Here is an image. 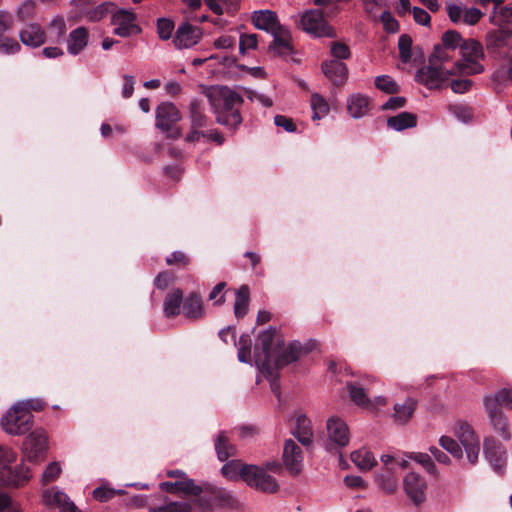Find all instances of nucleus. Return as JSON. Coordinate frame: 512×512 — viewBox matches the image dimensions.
I'll return each mask as SVG.
<instances>
[{
    "mask_svg": "<svg viewBox=\"0 0 512 512\" xmlns=\"http://www.w3.org/2000/svg\"><path fill=\"white\" fill-rule=\"evenodd\" d=\"M302 352L303 347L297 341H293L285 347L277 329L270 326L258 337V342L255 345V363L272 376V363L276 368H282L296 361Z\"/></svg>",
    "mask_w": 512,
    "mask_h": 512,
    "instance_id": "obj_1",
    "label": "nucleus"
},
{
    "mask_svg": "<svg viewBox=\"0 0 512 512\" xmlns=\"http://www.w3.org/2000/svg\"><path fill=\"white\" fill-rule=\"evenodd\" d=\"M455 435L461 445L449 436H441L439 439L441 448L454 458L462 459L463 447L469 463L472 465L476 464L480 453V441L474 429L468 423L461 422L459 423L458 429L455 431Z\"/></svg>",
    "mask_w": 512,
    "mask_h": 512,
    "instance_id": "obj_2",
    "label": "nucleus"
},
{
    "mask_svg": "<svg viewBox=\"0 0 512 512\" xmlns=\"http://www.w3.org/2000/svg\"><path fill=\"white\" fill-rule=\"evenodd\" d=\"M209 103L215 112H229L227 115H218L216 120L219 124L229 126L231 128L238 127L242 122L239 111H233L237 104L242 103V97L227 86L213 87L207 94Z\"/></svg>",
    "mask_w": 512,
    "mask_h": 512,
    "instance_id": "obj_3",
    "label": "nucleus"
},
{
    "mask_svg": "<svg viewBox=\"0 0 512 512\" xmlns=\"http://www.w3.org/2000/svg\"><path fill=\"white\" fill-rule=\"evenodd\" d=\"M461 61L454 63L458 74L475 75L484 72V66L480 63L485 58L482 44L472 38L466 39L460 49Z\"/></svg>",
    "mask_w": 512,
    "mask_h": 512,
    "instance_id": "obj_4",
    "label": "nucleus"
},
{
    "mask_svg": "<svg viewBox=\"0 0 512 512\" xmlns=\"http://www.w3.org/2000/svg\"><path fill=\"white\" fill-rule=\"evenodd\" d=\"M242 480L249 487L266 494H274L280 489L278 481L264 467L257 465H245L242 469Z\"/></svg>",
    "mask_w": 512,
    "mask_h": 512,
    "instance_id": "obj_5",
    "label": "nucleus"
},
{
    "mask_svg": "<svg viewBox=\"0 0 512 512\" xmlns=\"http://www.w3.org/2000/svg\"><path fill=\"white\" fill-rule=\"evenodd\" d=\"M32 414L17 402L1 419L3 430L10 435H21L32 427Z\"/></svg>",
    "mask_w": 512,
    "mask_h": 512,
    "instance_id": "obj_6",
    "label": "nucleus"
},
{
    "mask_svg": "<svg viewBox=\"0 0 512 512\" xmlns=\"http://www.w3.org/2000/svg\"><path fill=\"white\" fill-rule=\"evenodd\" d=\"M156 127L167 134L168 138L178 139L181 130L176 123L181 119L178 108L171 102H162L155 110Z\"/></svg>",
    "mask_w": 512,
    "mask_h": 512,
    "instance_id": "obj_7",
    "label": "nucleus"
},
{
    "mask_svg": "<svg viewBox=\"0 0 512 512\" xmlns=\"http://www.w3.org/2000/svg\"><path fill=\"white\" fill-rule=\"evenodd\" d=\"M456 74H458V72L454 66L448 69L445 66L429 61L428 65L418 69L416 80L425 85L428 89H438L449 76Z\"/></svg>",
    "mask_w": 512,
    "mask_h": 512,
    "instance_id": "obj_8",
    "label": "nucleus"
},
{
    "mask_svg": "<svg viewBox=\"0 0 512 512\" xmlns=\"http://www.w3.org/2000/svg\"><path fill=\"white\" fill-rule=\"evenodd\" d=\"M298 27L314 37H334L335 33L324 19L323 13L317 9L304 12L298 22Z\"/></svg>",
    "mask_w": 512,
    "mask_h": 512,
    "instance_id": "obj_9",
    "label": "nucleus"
},
{
    "mask_svg": "<svg viewBox=\"0 0 512 512\" xmlns=\"http://www.w3.org/2000/svg\"><path fill=\"white\" fill-rule=\"evenodd\" d=\"M135 21L136 15L133 11L127 9L116 10L111 17V23L115 26L113 33L123 38L139 34L141 28Z\"/></svg>",
    "mask_w": 512,
    "mask_h": 512,
    "instance_id": "obj_10",
    "label": "nucleus"
},
{
    "mask_svg": "<svg viewBox=\"0 0 512 512\" xmlns=\"http://www.w3.org/2000/svg\"><path fill=\"white\" fill-rule=\"evenodd\" d=\"M303 459L302 448L292 439L285 440L282 462L291 475H298L302 471Z\"/></svg>",
    "mask_w": 512,
    "mask_h": 512,
    "instance_id": "obj_11",
    "label": "nucleus"
},
{
    "mask_svg": "<svg viewBox=\"0 0 512 512\" xmlns=\"http://www.w3.org/2000/svg\"><path fill=\"white\" fill-rule=\"evenodd\" d=\"M201 37L202 32L199 27L184 22L177 27L172 43L178 50L189 49L195 46Z\"/></svg>",
    "mask_w": 512,
    "mask_h": 512,
    "instance_id": "obj_12",
    "label": "nucleus"
},
{
    "mask_svg": "<svg viewBox=\"0 0 512 512\" xmlns=\"http://www.w3.org/2000/svg\"><path fill=\"white\" fill-rule=\"evenodd\" d=\"M403 489L415 505L425 501L427 482L420 474L409 472L403 479Z\"/></svg>",
    "mask_w": 512,
    "mask_h": 512,
    "instance_id": "obj_13",
    "label": "nucleus"
},
{
    "mask_svg": "<svg viewBox=\"0 0 512 512\" xmlns=\"http://www.w3.org/2000/svg\"><path fill=\"white\" fill-rule=\"evenodd\" d=\"M32 477L29 467L23 463L11 466L8 464L0 469V482L9 487H20L25 485Z\"/></svg>",
    "mask_w": 512,
    "mask_h": 512,
    "instance_id": "obj_14",
    "label": "nucleus"
},
{
    "mask_svg": "<svg viewBox=\"0 0 512 512\" xmlns=\"http://www.w3.org/2000/svg\"><path fill=\"white\" fill-rule=\"evenodd\" d=\"M486 48L494 55H506L512 50V30H493L486 35Z\"/></svg>",
    "mask_w": 512,
    "mask_h": 512,
    "instance_id": "obj_15",
    "label": "nucleus"
},
{
    "mask_svg": "<svg viewBox=\"0 0 512 512\" xmlns=\"http://www.w3.org/2000/svg\"><path fill=\"white\" fill-rule=\"evenodd\" d=\"M47 448V437L43 431L31 432L23 442V453L30 462H36Z\"/></svg>",
    "mask_w": 512,
    "mask_h": 512,
    "instance_id": "obj_16",
    "label": "nucleus"
},
{
    "mask_svg": "<svg viewBox=\"0 0 512 512\" xmlns=\"http://www.w3.org/2000/svg\"><path fill=\"white\" fill-rule=\"evenodd\" d=\"M485 458L492 464L497 472H501L506 464L507 451L494 437H486L483 442Z\"/></svg>",
    "mask_w": 512,
    "mask_h": 512,
    "instance_id": "obj_17",
    "label": "nucleus"
},
{
    "mask_svg": "<svg viewBox=\"0 0 512 512\" xmlns=\"http://www.w3.org/2000/svg\"><path fill=\"white\" fill-rule=\"evenodd\" d=\"M485 407L489 423L494 432L497 433L504 441L511 440V432L506 415L501 409L494 406V402L490 400Z\"/></svg>",
    "mask_w": 512,
    "mask_h": 512,
    "instance_id": "obj_18",
    "label": "nucleus"
},
{
    "mask_svg": "<svg viewBox=\"0 0 512 512\" xmlns=\"http://www.w3.org/2000/svg\"><path fill=\"white\" fill-rule=\"evenodd\" d=\"M330 444L337 447H345L350 440V433L347 424L338 417H331L326 424Z\"/></svg>",
    "mask_w": 512,
    "mask_h": 512,
    "instance_id": "obj_19",
    "label": "nucleus"
},
{
    "mask_svg": "<svg viewBox=\"0 0 512 512\" xmlns=\"http://www.w3.org/2000/svg\"><path fill=\"white\" fill-rule=\"evenodd\" d=\"M19 39L23 45L31 48H38L47 42L45 29L36 22L28 23L21 28Z\"/></svg>",
    "mask_w": 512,
    "mask_h": 512,
    "instance_id": "obj_20",
    "label": "nucleus"
},
{
    "mask_svg": "<svg viewBox=\"0 0 512 512\" xmlns=\"http://www.w3.org/2000/svg\"><path fill=\"white\" fill-rule=\"evenodd\" d=\"M89 32L83 27L73 29L66 38L67 52L71 56H77L88 46Z\"/></svg>",
    "mask_w": 512,
    "mask_h": 512,
    "instance_id": "obj_21",
    "label": "nucleus"
},
{
    "mask_svg": "<svg viewBox=\"0 0 512 512\" xmlns=\"http://www.w3.org/2000/svg\"><path fill=\"white\" fill-rule=\"evenodd\" d=\"M322 72L334 85H343L348 78V68L338 60H326L322 63Z\"/></svg>",
    "mask_w": 512,
    "mask_h": 512,
    "instance_id": "obj_22",
    "label": "nucleus"
},
{
    "mask_svg": "<svg viewBox=\"0 0 512 512\" xmlns=\"http://www.w3.org/2000/svg\"><path fill=\"white\" fill-rule=\"evenodd\" d=\"M272 36L273 41L269 45L271 52L279 56H287L293 52L291 45V35L286 28L282 26L279 27L272 33Z\"/></svg>",
    "mask_w": 512,
    "mask_h": 512,
    "instance_id": "obj_23",
    "label": "nucleus"
},
{
    "mask_svg": "<svg viewBox=\"0 0 512 512\" xmlns=\"http://www.w3.org/2000/svg\"><path fill=\"white\" fill-rule=\"evenodd\" d=\"M293 436L301 443L308 447L313 442V430L311 421L304 414H299L295 418V427L292 429Z\"/></svg>",
    "mask_w": 512,
    "mask_h": 512,
    "instance_id": "obj_24",
    "label": "nucleus"
},
{
    "mask_svg": "<svg viewBox=\"0 0 512 512\" xmlns=\"http://www.w3.org/2000/svg\"><path fill=\"white\" fill-rule=\"evenodd\" d=\"M252 22L257 29L264 30L271 34L281 27L277 15L270 10L255 11L252 15Z\"/></svg>",
    "mask_w": 512,
    "mask_h": 512,
    "instance_id": "obj_25",
    "label": "nucleus"
},
{
    "mask_svg": "<svg viewBox=\"0 0 512 512\" xmlns=\"http://www.w3.org/2000/svg\"><path fill=\"white\" fill-rule=\"evenodd\" d=\"M45 502L49 505H56L61 512H81L69 497L59 490H47L44 493Z\"/></svg>",
    "mask_w": 512,
    "mask_h": 512,
    "instance_id": "obj_26",
    "label": "nucleus"
},
{
    "mask_svg": "<svg viewBox=\"0 0 512 512\" xmlns=\"http://www.w3.org/2000/svg\"><path fill=\"white\" fill-rule=\"evenodd\" d=\"M159 487L162 491L167 493L183 492L185 494L197 496L202 492V488L196 485L191 479H184L175 482H161Z\"/></svg>",
    "mask_w": 512,
    "mask_h": 512,
    "instance_id": "obj_27",
    "label": "nucleus"
},
{
    "mask_svg": "<svg viewBox=\"0 0 512 512\" xmlns=\"http://www.w3.org/2000/svg\"><path fill=\"white\" fill-rule=\"evenodd\" d=\"M45 31L47 41L52 43L62 42L67 32V26L64 17L60 15L54 16L46 25Z\"/></svg>",
    "mask_w": 512,
    "mask_h": 512,
    "instance_id": "obj_28",
    "label": "nucleus"
},
{
    "mask_svg": "<svg viewBox=\"0 0 512 512\" xmlns=\"http://www.w3.org/2000/svg\"><path fill=\"white\" fill-rule=\"evenodd\" d=\"M182 311L185 317L196 320L204 315L203 302L197 293H190L183 301Z\"/></svg>",
    "mask_w": 512,
    "mask_h": 512,
    "instance_id": "obj_29",
    "label": "nucleus"
},
{
    "mask_svg": "<svg viewBox=\"0 0 512 512\" xmlns=\"http://www.w3.org/2000/svg\"><path fill=\"white\" fill-rule=\"evenodd\" d=\"M347 111L354 119L364 117L369 111V100L360 93L353 94L347 99Z\"/></svg>",
    "mask_w": 512,
    "mask_h": 512,
    "instance_id": "obj_30",
    "label": "nucleus"
},
{
    "mask_svg": "<svg viewBox=\"0 0 512 512\" xmlns=\"http://www.w3.org/2000/svg\"><path fill=\"white\" fill-rule=\"evenodd\" d=\"M215 451L217 458L221 461H227L230 457L236 454V447L230 443L227 433L221 431L215 438Z\"/></svg>",
    "mask_w": 512,
    "mask_h": 512,
    "instance_id": "obj_31",
    "label": "nucleus"
},
{
    "mask_svg": "<svg viewBox=\"0 0 512 512\" xmlns=\"http://www.w3.org/2000/svg\"><path fill=\"white\" fill-rule=\"evenodd\" d=\"M417 125V116L410 112H401L387 119V126L395 131H403Z\"/></svg>",
    "mask_w": 512,
    "mask_h": 512,
    "instance_id": "obj_32",
    "label": "nucleus"
},
{
    "mask_svg": "<svg viewBox=\"0 0 512 512\" xmlns=\"http://www.w3.org/2000/svg\"><path fill=\"white\" fill-rule=\"evenodd\" d=\"M417 406V401L413 398H407L403 403L394 405L393 418L396 422L404 424L412 417Z\"/></svg>",
    "mask_w": 512,
    "mask_h": 512,
    "instance_id": "obj_33",
    "label": "nucleus"
},
{
    "mask_svg": "<svg viewBox=\"0 0 512 512\" xmlns=\"http://www.w3.org/2000/svg\"><path fill=\"white\" fill-rule=\"evenodd\" d=\"M189 119L191 128H204L208 125L209 118L204 113L201 103L193 99L189 104Z\"/></svg>",
    "mask_w": 512,
    "mask_h": 512,
    "instance_id": "obj_34",
    "label": "nucleus"
},
{
    "mask_svg": "<svg viewBox=\"0 0 512 512\" xmlns=\"http://www.w3.org/2000/svg\"><path fill=\"white\" fill-rule=\"evenodd\" d=\"M183 301V293L180 289H175L165 297L163 309L167 317H174L180 313V306Z\"/></svg>",
    "mask_w": 512,
    "mask_h": 512,
    "instance_id": "obj_35",
    "label": "nucleus"
},
{
    "mask_svg": "<svg viewBox=\"0 0 512 512\" xmlns=\"http://www.w3.org/2000/svg\"><path fill=\"white\" fill-rule=\"evenodd\" d=\"M351 460L361 470H369L377 463L373 453L365 448L352 452Z\"/></svg>",
    "mask_w": 512,
    "mask_h": 512,
    "instance_id": "obj_36",
    "label": "nucleus"
},
{
    "mask_svg": "<svg viewBox=\"0 0 512 512\" xmlns=\"http://www.w3.org/2000/svg\"><path fill=\"white\" fill-rule=\"evenodd\" d=\"M249 305V288L246 285L241 286L235 292L234 314L237 318L246 315Z\"/></svg>",
    "mask_w": 512,
    "mask_h": 512,
    "instance_id": "obj_37",
    "label": "nucleus"
},
{
    "mask_svg": "<svg viewBox=\"0 0 512 512\" xmlns=\"http://www.w3.org/2000/svg\"><path fill=\"white\" fill-rule=\"evenodd\" d=\"M490 400L494 402V406L498 409H512V390L503 388L496 392L494 395L486 396L484 398V406H487V403Z\"/></svg>",
    "mask_w": 512,
    "mask_h": 512,
    "instance_id": "obj_38",
    "label": "nucleus"
},
{
    "mask_svg": "<svg viewBox=\"0 0 512 512\" xmlns=\"http://www.w3.org/2000/svg\"><path fill=\"white\" fill-rule=\"evenodd\" d=\"M312 109V119L314 121L320 120L327 116L330 111V106L327 101L318 93H313L310 99Z\"/></svg>",
    "mask_w": 512,
    "mask_h": 512,
    "instance_id": "obj_39",
    "label": "nucleus"
},
{
    "mask_svg": "<svg viewBox=\"0 0 512 512\" xmlns=\"http://www.w3.org/2000/svg\"><path fill=\"white\" fill-rule=\"evenodd\" d=\"M150 512H192V504L186 500L165 502L151 507Z\"/></svg>",
    "mask_w": 512,
    "mask_h": 512,
    "instance_id": "obj_40",
    "label": "nucleus"
},
{
    "mask_svg": "<svg viewBox=\"0 0 512 512\" xmlns=\"http://www.w3.org/2000/svg\"><path fill=\"white\" fill-rule=\"evenodd\" d=\"M347 389L349 392V395L352 399V401L358 405L363 407H370L372 406L371 400L367 397L365 389L361 387L360 385L348 382L347 383Z\"/></svg>",
    "mask_w": 512,
    "mask_h": 512,
    "instance_id": "obj_41",
    "label": "nucleus"
},
{
    "mask_svg": "<svg viewBox=\"0 0 512 512\" xmlns=\"http://www.w3.org/2000/svg\"><path fill=\"white\" fill-rule=\"evenodd\" d=\"M246 464H243L239 460H231L227 461L221 468V473L223 476L229 480H237L240 478L242 480V469Z\"/></svg>",
    "mask_w": 512,
    "mask_h": 512,
    "instance_id": "obj_42",
    "label": "nucleus"
},
{
    "mask_svg": "<svg viewBox=\"0 0 512 512\" xmlns=\"http://www.w3.org/2000/svg\"><path fill=\"white\" fill-rule=\"evenodd\" d=\"M406 456L420 464L428 473L437 475L436 466L432 460V457L429 454L421 452H412L406 454Z\"/></svg>",
    "mask_w": 512,
    "mask_h": 512,
    "instance_id": "obj_43",
    "label": "nucleus"
},
{
    "mask_svg": "<svg viewBox=\"0 0 512 512\" xmlns=\"http://www.w3.org/2000/svg\"><path fill=\"white\" fill-rule=\"evenodd\" d=\"M238 346V360L242 363L251 362V338L249 335H241L237 343Z\"/></svg>",
    "mask_w": 512,
    "mask_h": 512,
    "instance_id": "obj_44",
    "label": "nucleus"
},
{
    "mask_svg": "<svg viewBox=\"0 0 512 512\" xmlns=\"http://www.w3.org/2000/svg\"><path fill=\"white\" fill-rule=\"evenodd\" d=\"M465 40L466 39H463L459 32L448 30L442 36V45L450 50L461 49Z\"/></svg>",
    "mask_w": 512,
    "mask_h": 512,
    "instance_id": "obj_45",
    "label": "nucleus"
},
{
    "mask_svg": "<svg viewBox=\"0 0 512 512\" xmlns=\"http://www.w3.org/2000/svg\"><path fill=\"white\" fill-rule=\"evenodd\" d=\"M392 468L386 474L377 477L379 487L386 493H394L398 488V480L392 475Z\"/></svg>",
    "mask_w": 512,
    "mask_h": 512,
    "instance_id": "obj_46",
    "label": "nucleus"
},
{
    "mask_svg": "<svg viewBox=\"0 0 512 512\" xmlns=\"http://www.w3.org/2000/svg\"><path fill=\"white\" fill-rule=\"evenodd\" d=\"M374 83L376 88L385 93L393 94L399 90L398 84L388 75L377 76Z\"/></svg>",
    "mask_w": 512,
    "mask_h": 512,
    "instance_id": "obj_47",
    "label": "nucleus"
},
{
    "mask_svg": "<svg viewBox=\"0 0 512 512\" xmlns=\"http://www.w3.org/2000/svg\"><path fill=\"white\" fill-rule=\"evenodd\" d=\"M174 28L173 21L169 19L160 18L157 21V34L161 40H169L172 37Z\"/></svg>",
    "mask_w": 512,
    "mask_h": 512,
    "instance_id": "obj_48",
    "label": "nucleus"
},
{
    "mask_svg": "<svg viewBox=\"0 0 512 512\" xmlns=\"http://www.w3.org/2000/svg\"><path fill=\"white\" fill-rule=\"evenodd\" d=\"M448 48L441 45H436L434 47V51L432 55L429 57V61L432 63H437L438 65L444 66L451 59V55L449 54Z\"/></svg>",
    "mask_w": 512,
    "mask_h": 512,
    "instance_id": "obj_49",
    "label": "nucleus"
},
{
    "mask_svg": "<svg viewBox=\"0 0 512 512\" xmlns=\"http://www.w3.org/2000/svg\"><path fill=\"white\" fill-rule=\"evenodd\" d=\"M21 50V45L13 38L0 36V54L12 55Z\"/></svg>",
    "mask_w": 512,
    "mask_h": 512,
    "instance_id": "obj_50",
    "label": "nucleus"
},
{
    "mask_svg": "<svg viewBox=\"0 0 512 512\" xmlns=\"http://www.w3.org/2000/svg\"><path fill=\"white\" fill-rule=\"evenodd\" d=\"M411 46L412 39L410 36L403 34L399 37L398 40V48L400 53V58L402 62H408L411 58Z\"/></svg>",
    "mask_w": 512,
    "mask_h": 512,
    "instance_id": "obj_51",
    "label": "nucleus"
},
{
    "mask_svg": "<svg viewBox=\"0 0 512 512\" xmlns=\"http://www.w3.org/2000/svg\"><path fill=\"white\" fill-rule=\"evenodd\" d=\"M331 55L334 57L333 60H345L350 58L351 52L349 47L342 42H332L330 45Z\"/></svg>",
    "mask_w": 512,
    "mask_h": 512,
    "instance_id": "obj_52",
    "label": "nucleus"
},
{
    "mask_svg": "<svg viewBox=\"0 0 512 512\" xmlns=\"http://www.w3.org/2000/svg\"><path fill=\"white\" fill-rule=\"evenodd\" d=\"M35 2L32 0L24 1L17 9V16L20 21H26L33 17Z\"/></svg>",
    "mask_w": 512,
    "mask_h": 512,
    "instance_id": "obj_53",
    "label": "nucleus"
},
{
    "mask_svg": "<svg viewBox=\"0 0 512 512\" xmlns=\"http://www.w3.org/2000/svg\"><path fill=\"white\" fill-rule=\"evenodd\" d=\"M257 35L256 34H241L239 39V51L241 54L249 49H255L257 47Z\"/></svg>",
    "mask_w": 512,
    "mask_h": 512,
    "instance_id": "obj_54",
    "label": "nucleus"
},
{
    "mask_svg": "<svg viewBox=\"0 0 512 512\" xmlns=\"http://www.w3.org/2000/svg\"><path fill=\"white\" fill-rule=\"evenodd\" d=\"M381 22L383 24L384 29L389 33H395L399 29L398 21L389 11H384L381 14Z\"/></svg>",
    "mask_w": 512,
    "mask_h": 512,
    "instance_id": "obj_55",
    "label": "nucleus"
},
{
    "mask_svg": "<svg viewBox=\"0 0 512 512\" xmlns=\"http://www.w3.org/2000/svg\"><path fill=\"white\" fill-rule=\"evenodd\" d=\"M61 473V467L58 462L50 463L42 474V481L49 483L54 481Z\"/></svg>",
    "mask_w": 512,
    "mask_h": 512,
    "instance_id": "obj_56",
    "label": "nucleus"
},
{
    "mask_svg": "<svg viewBox=\"0 0 512 512\" xmlns=\"http://www.w3.org/2000/svg\"><path fill=\"white\" fill-rule=\"evenodd\" d=\"M483 16V13L478 8H467L465 7V12L463 13L462 21L468 25H475Z\"/></svg>",
    "mask_w": 512,
    "mask_h": 512,
    "instance_id": "obj_57",
    "label": "nucleus"
},
{
    "mask_svg": "<svg viewBox=\"0 0 512 512\" xmlns=\"http://www.w3.org/2000/svg\"><path fill=\"white\" fill-rule=\"evenodd\" d=\"M217 499L221 503V505L234 508L238 505V500L235 495L226 490H221L217 493Z\"/></svg>",
    "mask_w": 512,
    "mask_h": 512,
    "instance_id": "obj_58",
    "label": "nucleus"
},
{
    "mask_svg": "<svg viewBox=\"0 0 512 512\" xmlns=\"http://www.w3.org/2000/svg\"><path fill=\"white\" fill-rule=\"evenodd\" d=\"M16 453L6 446H0V469L16 461Z\"/></svg>",
    "mask_w": 512,
    "mask_h": 512,
    "instance_id": "obj_59",
    "label": "nucleus"
},
{
    "mask_svg": "<svg viewBox=\"0 0 512 512\" xmlns=\"http://www.w3.org/2000/svg\"><path fill=\"white\" fill-rule=\"evenodd\" d=\"M472 84L473 82L469 79H456L451 81L450 86L454 93L463 94L471 89Z\"/></svg>",
    "mask_w": 512,
    "mask_h": 512,
    "instance_id": "obj_60",
    "label": "nucleus"
},
{
    "mask_svg": "<svg viewBox=\"0 0 512 512\" xmlns=\"http://www.w3.org/2000/svg\"><path fill=\"white\" fill-rule=\"evenodd\" d=\"M274 124L278 127L283 128L286 132H295L296 125L293 120L284 115H276L274 117Z\"/></svg>",
    "mask_w": 512,
    "mask_h": 512,
    "instance_id": "obj_61",
    "label": "nucleus"
},
{
    "mask_svg": "<svg viewBox=\"0 0 512 512\" xmlns=\"http://www.w3.org/2000/svg\"><path fill=\"white\" fill-rule=\"evenodd\" d=\"M464 12L465 6L457 4H450L448 6V16L453 23L461 22Z\"/></svg>",
    "mask_w": 512,
    "mask_h": 512,
    "instance_id": "obj_62",
    "label": "nucleus"
},
{
    "mask_svg": "<svg viewBox=\"0 0 512 512\" xmlns=\"http://www.w3.org/2000/svg\"><path fill=\"white\" fill-rule=\"evenodd\" d=\"M173 281V275L167 271L159 273L154 281L155 286L158 289L164 290Z\"/></svg>",
    "mask_w": 512,
    "mask_h": 512,
    "instance_id": "obj_63",
    "label": "nucleus"
},
{
    "mask_svg": "<svg viewBox=\"0 0 512 512\" xmlns=\"http://www.w3.org/2000/svg\"><path fill=\"white\" fill-rule=\"evenodd\" d=\"M235 45H236V39H235V37H232L230 35H222V36L218 37L214 42V46L217 49L233 48Z\"/></svg>",
    "mask_w": 512,
    "mask_h": 512,
    "instance_id": "obj_64",
    "label": "nucleus"
}]
</instances>
